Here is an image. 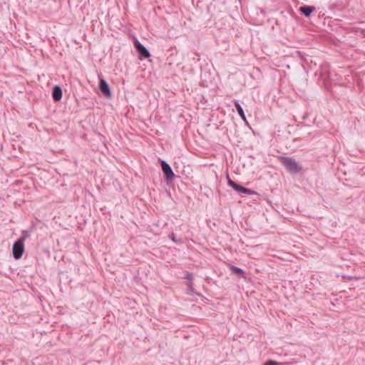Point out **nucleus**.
Instances as JSON below:
<instances>
[{"mask_svg":"<svg viewBox=\"0 0 365 365\" xmlns=\"http://www.w3.org/2000/svg\"><path fill=\"white\" fill-rule=\"evenodd\" d=\"M29 235L26 232H23V236L16 240L12 247V254L15 259H19L23 256L24 252V242L28 237Z\"/></svg>","mask_w":365,"mask_h":365,"instance_id":"1","label":"nucleus"},{"mask_svg":"<svg viewBox=\"0 0 365 365\" xmlns=\"http://www.w3.org/2000/svg\"><path fill=\"white\" fill-rule=\"evenodd\" d=\"M282 163L286 169L292 173H297L302 170V167L298 163L291 158L282 157Z\"/></svg>","mask_w":365,"mask_h":365,"instance_id":"2","label":"nucleus"},{"mask_svg":"<svg viewBox=\"0 0 365 365\" xmlns=\"http://www.w3.org/2000/svg\"><path fill=\"white\" fill-rule=\"evenodd\" d=\"M99 89H100L101 92L102 93V94L104 96H106V98L111 97L110 87H109L108 83L102 78H100Z\"/></svg>","mask_w":365,"mask_h":365,"instance_id":"3","label":"nucleus"},{"mask_svg":"<svg viewBox=\"0 0 365 365\" xmlns=\"http://www.w3.org/2000/svg\"><path fill=\"white\" fill-rule=\"evenodd\" d=\"M161 168L167 180H171L174 178L175 175L171 167L165 161H161Z\"/></svg>","mask_w":365,"mask_h":365,"instance_id":"4","label":"nucleus"},{"mask_svg":"<svg viewBox=\"0 0 365 365\" xmlns=\"http://www.w3.org/2000/svg\"><path fill=\"white\" fill-rule=\"evenodd\" d=\"M228 185L230 186H231L235 190H236L238 192H242V193L248 194V195L253 193V191H252L251 190H249L246 187H244L235 183L230 179L228 180Z\"/></svg>","mask_w":365,"mask_h":365,"instance_id":"5","label":"nucleus"},{"mask_svg":"<svg viewBox=\"0 0 365 365\" xmlns=\"http://www.w3.org/2000/svg\"><path fill=\"white\" fill-rule=\"evenodd\" d=\"M135 47L137 51L145 58H149L150 54L148 50L142 45L138 40L135 41Z\"/></svg>","mask_w":365,"mask_h":365,"instance_id":"6","label":"nucleus"},{"mask_svg":"<svg viewBox=\"0 0 365 365\" xmlns=\"http://www.w3.org/2000/svg\"><path fill=\"white\" fill-rule=\"evenodd\" d=\"M52 96H53V98L55 101H60L62 98L61 88L59 86H56L53 88Z\"/></svg>","mask_w":365,"mask_h":365,"instance_id":"7","label":"nucleus"},{"mask_svg":"<svg viewBox=\"0 0 365 365\" xmlns=\"http://www.w3.org/2000/svg\"><path fill=\"white\" fill-rule=\"evenodd\" d=\"M229 269L235 274L244 277L245 272L244 271L237 267H235L234 265H229Z\"/></svg>","mask_w":365,"mask_h":365,"instance_id":"8","label":"nucleus"},{"mask_svg":"<svg viewBox=\"0 0 365 365\" xmlns=\"http://www.w3.org/2000/svg\"><path fill=\"white\" fill-rule=\"evenodd\" d=\"M314 10V8L312 6H302L300 8V11L306 16H309Z\"/></svg>","mask_w":365,"mask_h":365,"instance_id":"9","label":"nucleus"},{"mask_svg":"<svg viewBox=\"0 0 365 365\" xmlns=\"http://www.w3.org/2000/svg\"><path fill=\"white\" fill-rule=\"evenodd\" d=\"M235 106L236 107V109L239 113V115H240V117L242 118V119L243 120H246V118H245V115L244 113V111H243V109L241 107L240 104L238 103V101H236L235 103Z\"/></svg>","mask_w":365,"mask_h":365,"instance_id":"10","label":"nucleus"},{"mask_svg":"<svg viewBox=\"0 0 365 365\" xmlns=\"http://www.w3.org/2000/svg\"><path fill=\"white\" fill-rule=\"evenodd\" d=\"M264 365H278V363L275 361L269 360L266 361Z\"/></svg>","mask_w":365,"mask_h":365,"instance_id":"11","label":"nucleus"},{"mask_svg":"<svg viewBox=\"0 0 365 365\" xmlns=\"http://www.w3.org/2000/svg\"><path fill=\"white\" fill-rule=\"evenodd\" d=\"M186 278L189 280L190 283L192 284V279H193V277H192V274H190V273H187L186 274Z\"/></svg>","mask_w":365,"mask_h":365,"instance_id":"12","label":"nucleus"},{"mask_svg":"<svg viewBox=\"0 0 365 365\" xmlns=\"http://www.w3.org/2000/svg\"><path fill=\"white\" fill-rule=\"evenodd\" d=\"M361 33H362L363 36L365 37V30H363V31H361Z\"/></svg>","mask_w":365,"mask_h":365,"instance_id":"13","label":"nucleus"}]
</instances>
